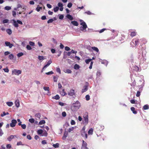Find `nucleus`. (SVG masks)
<instances>
[{
	"instance_id": "obj_1",
	"label": "nucleus",
	"mask_w": 149,
	"mask_h": 149,
	"mask_svg": "<svg viewBox=\"0 0 149 149\" xmlns=\"http://www.w3.org/2000/svg\"><path fill=\"white\" fill-rule=\"evenodd\" d=\"M81 106V104L78 101L73 103L71 107V109L73 111H76L79 109Z\"/></svg>"
},
{
	"instance_id": "obj_2",
	"label": "nucleus",
	"mask_w": 149,
	"mask_h": 149,
	"mask_svg": "<svg viewBox=\"0 0 149 149\" xmlns=\"http://www.w3.org/2000/svg\"><path fill=\"white\" fill-rule=\"evenodd\" d=\"M80 21L81 22L80 25L82 26L80 27V29L81 31H86V29L87 28V26L86 23L82 20H81Z\"/></svg>"
},
{
	"instance_id": "obj_3",
	"label": "nucleus",
	"mask_w": 149,
	"mask_h": 149,
	"mask_svg": "<svg viewBox=\"0 0 149 149\" xmlns=\"http://www.w3.org/2000/svg\"><path fill=\"white\" fill-rule=\"evenodd\" d=\"M22 71L20 70L14 69L12 71V73L16 75H18L21 73Z\"/></svg>"
},
{
	"instance_id": "obj_4",
	"label": "nucleus",
	"mask_w": 149,
	"mask_h": 149,
	"mask_svg": "<svg viewBox=\"0 0 149 149\" xmlns=\"http://www.w3.org/2000/svg\"><path fill=\"white\" fill-rule=\"evenodd\" d=\"M87 144L84 140L82 141V144L81 147V149H88L87 147Z\"/></svg>"
},
{
	"instance_id": "obj_5",
	"label": "nucleus",
	"mask_w": 149,
	"mask_h": 149,
	"mask_svg": "<svg viewBox=\"0 0 149 149\" xmlns=\"http://www.w3.org/2000/svg\"><path fill=\"white\" fill-rule=\"evenodd\" d=\"M17 121L15 119L12 120L11 121V123H10V126L11 127H14L15 126Z\"/></svg>"
},
{
	"instance_id": "obj_6",
	"label": "nucleus",
	"mask_w": 149,
	"mask_h": 149,
	"mask_svg": "<svg viewBox=\"0 0 149 149\" xmlns=\"http://www.w3.org/2000/svg\"><path fill=\"white\" fill-rule=\"evenodd\" d=\"M68 95L70 96H72L75 95V93H74V90L73 89H71L70 92L68 93Z\"/></svg>"
},
{
	"instance_id": "obj_7",
	"label": "nucleus",
	"mask_w": 149,
	"mask_h": 149,
	"mask_svg": "<svg viewBox=\"0 0 149 149\" xmlns=\"http://www.w3.org/2000/svg\"><path fill=\"white\" fill-rule=\"evenodd\" d=\"M132 42L134 45L136 46L137 45L139 42V40L138 39L135 38L133 40Z\"/></svg>"
},
{
	"instance_id": "obj_8",
	"label": "nucleus",
	"mask_w": 149,
	"mask_h": 149,
	"mask_svg": "<svg viewBox=\"0 0 149 149\" xmlns=\"http://www.w3.org/2000/svg\"><path fill=\"white\" fill-rule=\"evenodd\" d=\"M84 118V123L86 124H87L88 123V116L86 115L85 116L83 117Z\"/></svg>"
},
{
	"instance_id": "obj_9",
	"label": "nucleus",
	"mask_w": 149,
	"mask_h": 149,
	"mask_svg": "<svg viewBox=\"0 0 149 149\" xmlns=\"http://www.w3.org/2000/svg\"><path fill=\"white\" fill-rule=\"evenodd\" d=\"M5 44L6 46H8L9 48H11L13 46V45L11 44L10 42L8 41H5Z\"/></svg>"
},
{
	"instance_id": "obj_10",
	"label": "nucleus",
	"mask_w": 149,
	"mask_h": 149,
	"mask_svg": "<svg viewBox=\"0 0 149 149\" xmlns=\"http://www.w3.org/2000/svg\"><path fill=\"white\" fill-rule=\"evenodd\" d=\"M81 134L83 137L85 136L86 139L87 138V134L85 131H81Z\"/></svg>"
},
{
	"instance_id": "obj_11",
	"label": "nucleus",
	"mask_w": 149,
	"mask_h": 149,
	"mask_svg": "<svg viewBox=\"0 0 149 149\" xmlns=\"http://www.w3.org/2000/svg\"><path fill=\"white\" fill-rule=\"evenodd\" d=\"M88 87L87 86H84L83 87V88L82 89L81 93H82L86 92L88 89Z\"/></svg>"
},
{
	"instance_id": "obj_12",
	"label": "nucleus",
	"mask_w": 149,
	"mask_h": 149,
	"mask_svg": "<svg viewBox=\"0 0 149 149\" xmlns=\"http://www.w3.org/2000/svg\"><path fill=\"white\" fill-rule=\"evenodd\" d=\"M15 137H16V136L15 135H11L7 139L8 141H10L13 139H14Z\"/></svg>"
},
{
	"instance_id": "obj_13",
	"label": "nucleus",
	"mask_w": 149,
	"mask_h": 149,
	"mask_svg": "<svg viewBox=\"0 0 149 149\" xmlns=\"http://www.w3.org/2000/svg\"><path fill=\"white\" fill-rule=\"evenodd\" d=\"M15 106L17 108L19 106V102L18 100H17L15 102Z\"/></svg>"
},
{
	"instance_id": "obj_14",
	"label": "nucleus",
	"mask_w": 149,
	"mask_h": 149,
	"mask_svg": "<svg viewBox=\"0 0 149 149\" xmlns=\"http://www.w3.org/2000/svg\"><path fill=\"white\" fill-rule=\"evenodd\" d=\"M60 94L63 96H64L67 94V93L65 92L64 89H63L62 91L60 92Z\"/></svg>"
},
{
	"instance_id": "obj_15",
	"label": "nucleus",
	"mask_w": 149,
	"mask_h": 149,
	"mask_svg": "<svg viewBox=\"0 0 149 149\" xmlns=\"http://www.w3.org/2000/svg\"><path fill=\"white\" fill-rule=\"evenodd\" d=\"M71 23L74 25L77 26H78L79 24L78 22L75 21H72L71 22Z\"/></svg>"
},
{
	"instance_id": "obj_16",
	"label": "nucleus",
	"mask_w": 149,
	"mask_h": 149,
	"mask_svg": "<svg viewBox=\"0 0 149 149\" xmlns=\"http://www.w3.org/2000/svg\"><path fill=\"white\" fill-rule=\"evenodd\" d=\"M93 130L92 128H90L88 132V134L89 135H92L93 134Z\"/></svg>"
},
{
	"instance_id": "obj_17",
	"label": "nucleus",
	"mask_w": 149,
	"mask_h": 149,
	"mask_svg": "<svg viewBox=\"0 0 149 149\" xmlns=\"http://www.w3.org/2000/svg\"><path fill=\"white\" fill-rule=\"evenodd\" d=\"M66 17L70 20H72L73 19V17L70 15L68 14L66 16Z\"/></svg>"
},
{
	"instance_id": "obj_18",
	"label": "nucleus",
	"mask_w": 149,
	"mask_h": 149,
	"mask_svg": "<svg viewBox=\"0 0 149 149\" xmlns=\"http://www.w3.org/2000/svg\"><path fill=\"white\" fill-rule=\"evenodd\" d=\"M131 110L132 111L133 113L134 114H136L137 113V112L136 111H135V109L134 107H131Z\"/></svg>"
},
{
	"instance_id": "obj_19",
	"label": "nucleus",
	"mask_w": 149,
	"mask_h": 149,
	"mask_svg": "<svg viewBox=\"0 0 149 149\" xmlns=\"http://www.w3.org/2000/svg\"><path fill=\"white\" fill-rule=\"evenodd\" d=\"M47 133L46 131L45 130H43V132L42 133V136H47Z\"/></svg>"
},
{
	"instance_id": "obj_20",
	"label": "nucleus",
	"mask_w": 149,
	"mask_h": 149,
	"mask_svg": "<svg viewBox=\"0 0 149 149\" xmlns=\"http://www.w3.org/2000/svg\"><path fill=\"white\" fill-rule=\"evenodd\" d=\"M35 116L40 119L41 117V114L40 113H38L35 114Z\"/></svg>"
},
{
	"instance_id": "obj_21",
	"label": "nucleus",
	"mask_w": 149,
	"mask_h": 149,
	"mask_svg": "<svg viewBox=\"0 0 149 149\" xmlns=\"http://www.w3.org/2000/svg\"><path fill=\"white\" fill-rule=\"evenodd\" d=\"M13 25L14 26L16 27H17L19 26V25L17 23V22L15 20H13Z\"/></svg>"
},
{
	"instance_id": "obj_22",
	"label": "nucleus",
	"mask_w": 149,
	"mask_h": 149,
	"mask_svg": "<svg viewBox=\"0 0 149 149\" xmlns=\"http://www.w3.org/2000/svg\"><path fill=\"white\" fill-rule=\"evenodd\" d=\"M6 31L7 33L9 35H10L12 34V31L10 29H7Z\"/></svg>"
},
{
	"instance_id": "obj_23",
	"label": "nucleus",
	"mask_w": 149,
	"mask_h": 149,
	"mask_svg": "<svg viewBox=\"0 0 149 149\" xmlns=\"http://www.w3.org/2000/svg\"><path fill=\"white\" fill-rule=\"evenodd\" d=\"M91 48L94 50L95 51L97 52H98L99 51V49L97 47H92Z\"/></svg>"
},
{
	"instance_id": "obj_24",
	"label": "nucleus",
	"mask_w": 149,
	"mask_h": 149,
	"mask_svg": "<svg viewBox=\"0 0 149 149\" xmlns=\"http://www.w3.org/2000/svg\"><path fill=\"white\" fill-rule=\"evenodd\" d=\"M54 99H55L56 100H58L59 99L60 97L58 95H56L55 96L53 97Z\"/></svg>"
},
{
	"instance_id": "obj_25",
	"label": "nucleus",
	"mask_w": 149,
	"mask_h": 149,
	"mask_svg": "<svg viewBox=\"0 0 149 149\" xmlns=\"http://www.w3.org/2000/svg\"><path fill=\"white\" fill-rule=\"evenodd\" d=\"M42 9V7H39V5H38L37 8H36V10L38 12H39L40 11V10Z\"/></svg>"
},
{
	"instance_id": "obj_26",
	"label": "nucleus",
	"mask_w": 149,
	"mask_h": 149,
	"mask_svg": "<svg viewBox=\"0 0 149 149\" xmlns=\"http://www.w3.org/2000/svg\"><path fill=\"white\" fill-rule=\"evenodd\" d=\"M19 8H22V6L20 4H18L17 5V7L16 8H15L14 10H17V9Z\"/></svg>"
},
{
	"instance_id": "obj_27",
	"label": "nucleus",
	"mask_w": 149,
	"mask_h": 149,
	"mask_svg": "<svg viewBox=\"0 0 149 149\" xmlns=\"http://www.w3.org/2000/svg\"><path fill=\"white\" fill-rule=\"evenodd\" d=\"M45 123V121L44 120H41L40 122H39L38 123V125H41L43 124H44Z\"/></svg>"
},
{
	"instance_id": "obj_28",
	"label": "nucleus",
	"mask_w": 149,
	"mask_h": 149,
	"mask_svg": "<svg viewBox=\"0 0 149 149\" xmlns=\"http://www.w3.org/2000/svg\"><path fill=\"white\" fill-rule=\"evenodd\" d=\"M136 35V32L135 31H134V32L133 31V32H132L131 33L130 35L132 37H133L134 36H135Z\"/></svg>"
},
{
	"instance_id": "obj_29",
	"label": "nucleus",
	"mask_w": 149,
	"mask_h": 149,
	"mask_svg": "<svg viewBox=\"0 0 149 149\" xmlns=\"http://www.w3.org/2000/svg\"><path fill=\"white\" fill-rule=\"evenodd\" d=\"M6 104L8 106L11 107L13 105V104L12 102H6Z\"/></svg>"
},
{
	"instance_id": "obj_30",
	"label": "nucleus",
	"mask_w": 149,
	"mask_h": 149,
	"mask_svg": "<svg viewBox=\"0 0 149 149\" xmlns=\"http://www.w3.org/2000/svg\"><path fill=\"white\" fill-rule=\"evenodd\" d=\"M79 66L77 64H75L74 66V68L76 70H78L79 68Z\"/></svg>"
},
{
	"instance_id": "obj_31",
	"label": "nucleus",
	"mask_w": 149,
	"mask_h": 149,
	"mask_svg": "<svg viewBox=\"0 0 149 149\" xmlns=\"http://www.w3.org/2000/svg\"><path fill=\"white\" fill-rule=\"evenodd\" d=\"M43 132V130L41 129L37 131V133L39 134H42Z\"/></svg>"
},
{
	"instance_id": "obj_32",
	"label": "nucleus",
	"mask_w": 149,
	"mask_h": 149,
	"mask_svg": "<svg viewBox=\"0 0 149 149\" xmlns=\"http://www.w3.org/2000/svg\"><path fill=\"white\" fill-rule=\"evenodd\" d=\"M149 108V107L148 105L146 104L143 107V109L144 110H147Z\"/></svg>"
},
{
	"instance_id": "obj_33",
	"label": "nucleus",
	"mask_w": 149,
	"mask_h": 149,
	"mask_svg": "<svg viewBox=\"0 0 149 149\" xmlns=\"http://www.w3.org/2000/svg\"><path fill=\"white\" fill-rule=\"evenodd\" d=\"M38 58L39 60H43L45 59L43 56H38Z\"/></svg>"
},
{
	"instance_id": "obj_34",
	"label": "nucleus",
	"mask_w": 149,
	"mask_h": 149,
	"mask_svg": "<svg viewBox=\"0 0 149 149\" xmlns=\"http://www.w3.org/2000/svg\"><path fill=\"white\" fill-rule=\"evenodd\" d=\"M11 7L10 6H6L4 8V9L6 10H10L11 9Z\"/></svg>"
},
{
	"instance_id": "obj_35",
	"label": "nucleus",
	"mask_w": 149,
	"mask_h": 149,
	"mask_svg": "<svg viewBox=\"0 0 149 149\" xmlns=\"http://www.w3.org/2000/svg\"><path fill=\"white\" fill-rule=\"evenodd\" d=\"M8 58L11 60L13 59L14 58V55L13 54H11L9 55Z\"/></svg>"
},
{
	"instance_id": "obj_36",
	"label": "nucleus",
	"mask_w": 149,
	"mask_h": 149,
	"mask_svg": "<svg viewBox=\"0 0 149 149\" xmlns=\"http://www.w3.org/2000/svg\"><path fill=\"white\" fill-rule=\"evenodd\" d=\"M29 121L31 123H33L35 122V120L34 118H31L29 119Z\"/></svg>"
},
{
	"instance_id": "obj_37",
	"label": "nucleus",
	"mask_w": 149,
	"mask_h": 149,
	"mask_svg": "<svg viewBox=\"0 0 149 149\" xmlns=\"http://www.w3.org/2000/svg\"><path fill=\"white\" fill-rule=\"evenodd\" d=\"M91 59H86L85 60V62L87 64H88L90 62H91L92 60Z\"/></svg>"
},
{
	"instance_id": "obj_38",
	"label": "nucleus",
	"mask_w": 149,
	"mask_h": 149,
	"mask_svg": "<svg viewBox=\"0 0 149 149\" xmlns=\"http://www.w3.org/2000/svg\"><path fill=\"white\" fill-rule=\"evenodd\" d=\"M24 54L22 52H20L17 54V56L18 57H20L22 56Z\"/></svg>"
},
{
	"instance_id": "obj_39",
	"label": "nucleus",
	"mask_w": 149,
	"mask_h": 149,
	"mask_svg": "<svg viewBox=\"0 0 149 149\" xmlns=\"http://www.w3.org/2000/svg\"><path fill=\"white\" fill-rule=\"evenodd\" d=\"M54 20L53 19H50L48 20V21L47 22V23L48 24L52 23L53 22Z\"/></svg>"
},
{
	"instance_id": "obj_40",
	"label": "nucleus",
	"mask_w": 149,
	"mask_h": 149,
	"mask_svg": "<svg viewBox=\"0 0 149 149\" xmlns=\"http://www.w3.org/2000/svg\"><path fill=\"white\" fill-rule=\"evenodd\" d=\"M53 146L55 148H58L59 146V144L58 143H56L55 144H54Z\"/></svg>"
},
{
	"instance_id": "obj_41",
	"label": "nucleus",
	"mask_w": 149,
	"mask_h": 149,
	"mask_svg": "<svg viewBox=\"0 0 149 149\" xmlns=\"http://www.w3.org/2000/svg\"><path fill=\"white\" fill-rule=\"evenodd\" d=\"M59 10V8L58 7H56L54 8V11L55 12H57Z\"/></svg>"
},
{
	"instance_id": "obj_42",
	"label": "nucleus",
	"mask_w": 149,
	"mask_h": 149,
	"mask_svg": "<svg viewBox=\"0 0 149 149\" xmlns=\"http://www.w3.org/2000/svg\"><path fill=\"white\" fill-rule=\"evenodd\" d=\"M43 89L45 91H49V88L48 87H44Z\"/></svg>"
},
{
	"instance_id": "obj_43",
	"label": "nucleus",
	"mask_w": 149,
	"mask_h": 149,
	"mask_svg": "<svg viewBox=\"0 0 149 149\" xmlns=\"http://www.w3.org/2000/svg\"><path fill=\"white\" fill-rule=\"evenodd\" d=\"M26 48L28 50H31L32 49L31 47L29 45H26Z\"/></svg>"
},
{
	"instance_id": "obj_44",
	"label": "nucleus",
	"mask_w": 149,
	"mask_h": 149,
	"mask_svg": "<svg viewBox=\"0 0 149 149\" xmlns=\"http://www.w3.org/2000/svg\"><path fill=\"white\" fill-rule=\"evenodd\" d=\"M6 147L8 149H10L11 148L12 146L11 144H8L6 146Z\"/></svg>"
},
{
	"instance_id": "obj_45",
	"label": "nucleus",
	"mask_w": 149,
	"mask_h": 149,
	"mask_svg": "<svg viewBox=\"0 0 149 149\" xmlns=\"http://www.w3.org/2000/svg\"><path fill=\"white\" fill-rule=\"evenodd\" d=\"M53 73L54 72H52V71H51L48 72H46L45 73L47 75L52 74H53Z\"/></svg>"
},
{
	"instance_id": "obj_46",
	"label": "nucleus",
	"mask_w": 149,
	"mask_h": 149,
	"mask_svg": "<svg viewBox=\"0 0 149 149\" xmlns=\"http://www.w3.org/2000/svg\"><path fill=\"white\" fill-rule=\"evenodd\" d=\"M65 72L68 73H71L72 72V71L71 70L69 69H67Z\"/></svg>"
},
{
	"instance_id": "obj_47",
	"label": "nucleus",
	"mask_w": 149,
	"mask_h": 149,
	"mask_svg": "<svg viewBox=\"0 0 149 149\" xmlns=\"http://www.w3.org/2000/svg\"><path fill=\"white\" fill-rule=\"evenodd\" d=\"M140 93H141V92L140 91H137V92L136 95V96L137 97H139L140 95V94H141Z\"/></svg>"
},
{
	"instance_id": "obj_48",
	"label": "nucleus",
	"mask_w": 149,
	"mask_h": 149,
	"mask_svg": "<svg viewBox=\"0 0 149 149\" xmlns=\"http://www.w3.org/2000/svg\"><path fill=\"white\" fill-rule=\"evenodd\" d=\"M85 98H86V100L87 101L89 100L90 99V96L89 95H86V96Z\"/></svg>"
},
{
	"instance_id": "obj_49",
	"label": "nucleus",
	"mask_w": 149,
	"mask_h": 149,
	"mask_svg": "<svg viewBox=\"0 0 149 149\" xmlns=\"http://www.w3.org/2000/svg\"><path fill=\"white\" fill-rule=\"evenodd\" d=\"M29 43V44L31 46H34L35 45V43L33 42L30 41Z\"/></svg>"
},
{
	"instance_id": "obj_50",
	"label": "nucleus",
	"mask_w": 149,
	"mask_h": 149,
	"mask_svg": "<svg viewBox=\"0 0 149 149\" xmlns=\"http://www.w3.org/2000/svg\"><path fill=\"white\" fill-rule=\"evenodd\" d=\"M8 20L7 19H5L4 20H3V24L4 23H6L8 22Z\"/></svg>"
},
{
	"instance_id": "obj_51",
	"label": "nucleus",
	"mask_w": 149,
	"mask_h": 149,
	"mask_svg": "<svg viewBox=\"0 0 149 149\" xmlns=\"http://www.w3.org/2000/svg\"><path fill=\"white\" fill-rule=\"evenodd\" d=\"M3 70L5 72H8L9 71V69L7 68L3 69Z\"/></svg>"
},
{
	"instance_id": "obj_52",
	"label": "nucleus",
	"mask_w": 149,
	"mask_h": 149,
	"mask_svg": "<svg viewBox=\"0 0 149 149\" xmlns=\"http://www.w3.org/2000/svg\"><path fill=\"white\" fill-rule=\"evenodd\" d=\"M21 127L23 129H25L26 128V126L25 124H22L21 125Z\"/></svg>"
},
{
	"instance_id": "obj_53",
	"label": "nucleus",
	"mask_w": 149,
	"mask_h": 149,
	"mask_svg": "<svg viewBox=\"0 0 149 149\" xmlns=\"http://www.w3.org/2000/svg\"><path fill=\"white\" fill-rule=\"evenodd\" d=\"M62 115L63 117H65L66 116V113L65 111H63L62 113Z\"/></svg>"
},
{
	"instance_id": "obj_54",
	"label": "nucleus",
	"mask_w": 149,
	"mask_h": 149,
	"mask_svg": "<svg viewBox=\"0 0 149 149\" xmlns=\"http://www.w3.org/2000/svg\"><path fill=\"white\" fill-rule=\"evenodd\" d=\"M58 6L60 7H63V5L62 3L61 2H59L58 3Z\"/></svg>"
},
{
	"instance_id": "obj_55",
	"label": "nucleus",
	"mask_w": 149,
	"mask_h": 149,
	"mask_svg": "<svg viewBox=\"0 0 149 149\" xmlns=\"http://www.w3.org/2000/svg\"><path fill=\"white\" fill-rule=\"evenodd\" d=\"M54 81V82H57L58 80V78L54 76L53 77Z\"/></svg>"
},
{
	"instance_id": "obj_56",
	"label": "nucleus",
	"mask_w": 149,
	"mask_h": 149,
	"mask_svg": "<svg viewBox=\"0 0 149 149\" xmlns=\"http://www.w3.org/2000/svg\"><path fill=\"white\" fill-rule=\"evenodd\" d=\"M72 6V3H69L67 5V6L69 8H70Z\"/></svg>"
},
{
	"instance_id": "obj_57",
	"label": "nucleus",
	"mask_w": 149,
	"mask_h": 149,
	"mask_svg": "<svg viewBox=\"0 0 149 149\" xmlns=\"http://www.w3.org/2000/svg\"><path fill=\"white\" fill-rule=\"evenodd\" d=\"M56 71L59 73L60 74H61V70L59 68H57L56 69Z\"/></svg>"
},
{
	"instance_id": "obj_58",
	"label": "nucleus",
	"mask_w": 149,
	"mask_h": 149,
	"mask_svg": "<svg viewBox=\"0 0 149 149\" xmlns=\"http://www.w3.org/2000/svg\"><path fill=\"white\" fill-rule=\"evenodd\" d=\"M67 136V134H64L63 136L62 137V139L63 140H65L66 139Z\"/></svg>"
},
{
	"instance_id": "obj_59",
	"label": "nucleus",
	"mask_w": 149,
	"mask_h": 149,
	"mask_svg": "<svg viewBox=\"0 0 149 149\" xmlns=\"http://www.w3.org/2000/svg\"><path fill=\"white\" fill-rule=\"evenodd\" d=\"M74 127H70V128H69L68 129V132H71V131H72L73 130H74Z\"/></svg>"
},
{
	"instance_id": "obj_60",
	"label": "nucleus",
	"mask_w": 149,
	"mask_h": 149,
	"mask_svg": "<svg viewBox=\"0 0 149 149\" xmlns=\"http://www.w3.org/2000/svg\"><path fill=\"white\" fill-rule=\"evenodd\" d=\"M58 104L60 105L61 106H63L64 105V104L63 103L61 102H58Z\"/></svg>"
},
{
	"instance_id": "obj_61",
	"label": "nucleus",
	"mask_w": 149,
	"mask_h": 149,
	"mask_svg": "<svg viewBox=\"0 0 149 149\" xmlns=\"http://www.w3.org/2000/svg\"><path fill=\"white\" fill-rule=\"evenodd\" d=\"M52 61L51 60H49V61L47 62V65H48L49 66V65L52 63Z\"/></svg>"
},
{
	"instance_id": "obj_62",
	"label": "nucleus",
	"mask_w": 149,
	"mask_h": 149,
	"mask_svg": "<svg viewBox=\"0 0 149 149\" xmlns=\"http://www.w3.org/2000/svg\"><path fill=\"white\" fill-rule=\"evenodd\" d=\"M17 22L18 23V24H19L21 25L23 24L22 22L19 20H17Z\"/></svg>"
},
{
	"instance_id": "obj_63",
	"label": "nucleus",
	"mask_w": 149,
	"mask_h": 149,
	"mask_svg": "<svg viewBox=\"0 0 149 149\" xmlns=\"http://www.w3.org/2000/svg\"><path fill=\"white\" fill-rule=\"evenodd\" d=\"M41 18L43 20H45L47 19L46 16L45 15H44V16H42L41 17Z\"/></svg>"
},
{
	"instance_id": "obj_64",
	"label": "nucleus",
	"mask_w": 149,
	"mask_h": 149,
	"mask_svg": "<svg viewBox=\"0 0 149 149\" xmlns=\"http://www.w3.org/2000/svg\"><path fill=\"white\" fill-rule=\"evenodd\" d=\"M65 50L66 51H68L70 50V48L69 47H67V46L65 47Z\"/></svg>"
}]
</instances>
